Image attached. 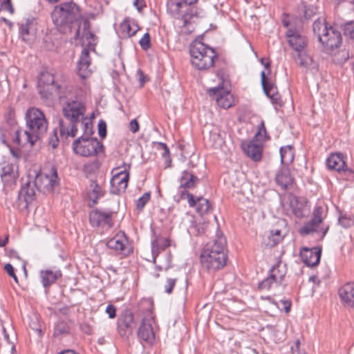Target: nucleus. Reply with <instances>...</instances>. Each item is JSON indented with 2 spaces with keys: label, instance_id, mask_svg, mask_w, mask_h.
Returning a JSON list of instances; mask_svg holds the SVG:
<instances>
[{
  "label": "nucleus",
  "instance_id": "35",
  "mask_svg": "<svg viewBox=\"0 0 354 354\" xmlns=\"http://www.w3.org/2000/svg\"><path fill=\"white\" fill-rule=\"evenodd\" d=\"M281 162L283 165H287L292 162L293 155L290 146L282 147L280 148Z\"/></svg>",
  "mask_w": 354,
  "mask_h": 354
},
{
  "label": "nucleus",
  "instance_id": "62",
  "mask_svg": "<svg viewBox=\"0 0 354 354\" xmlns=\"http://www.w3.org/2000/svg\"><path fill=\"white\" fill-rule=\"evenodd\" d=\"M58 354H79V353H76L73 350L68 349V350H65V351H61Z\"/></svg>",
  "mask_w": 354,
  "mask_h": 354
},
{
  "label": "nucleus",
  "instance_id": "30",
  "mask_svg": "<svg viewBox=\"0 0 354 354\" xmlns=\"http://www.w3.org/2000/svg\"><path fill=\"white\" fill-rule=\"evenodd\" d=\"M326 165L329 169L342 171L346 166L343 157L340 153H333L326 160Z\"/></svg>",
  "mask_w": 354,
  "mask_h": 354
},
{
  "label": "nucleus",
  "instance_id": "43",
  "mask_svg": "<svg viewBox=\"0 0 354 354\" xmlns=\"http://www.w3.org/2000/svg\"><path fill=\"white\" fill-rule=\"evenodd\" d=\"M150 197V192H146L141 197H140L136 201L137 209L139 211L142 210L145 205L149 202Z\"/></svg>",
  "mask_w": 354,
  "mask_h": 354
},
{
  "label": "nucleus",
  "instance_id": "54",
  "mask_svg": "<svg viewBox=\"0 0 354 354\" xmlns=\"http://www.w3.org/2000/svg\"><path fill=\"white\" fill-rule=\"evenodd\" d=\"M129 129L133 133L138 131L139 124L136 119L131 120V122H129Z\"/></svg>",
  "mask_w": 354,
  "mask_h": 354
},
{
  "label": "nucleus",
  "instance_id": "29",
  "mask_svg": "<svg viewBox=\"0 0 354 354\" xmlns=\"http://www.w3.org/2000/svg\"><path fill=\"white\" fill-rule=\"evenodd\" d=\"M275 181L282 189H286L292 184L293 178L288 169H283L276 174Z\"/></svg>",
  "mask_w": 354,
  "mask_h": 354
},
{
  "label": "nucleus",
  "instance_id": "28",
  "mask_svg": "<svg viewBox=\"0 0 354 354\" xmlns=\"http://www.w3.org/2000/svg\"><path fill=\"white\" fill-rule=\"evenodd\" d=\"M0 174L2 180L5 183H14L18 178L17 167L12 163L4 162Z\"/></svg>",
  "mask_w": 354,
  "mask_h": 354
},
{
  "label": "nucleus",
  "instance_id": "9",
  "mask_svg": "<svg viewBox=\"0 0 354 354\" xmlns=\"http://www.w3.org/2000/svg\"><path fill=\"white\" fill-rule=\"evenodd\" d=\"M74 152L81 156L89 157L97 155L103 150V145L97 138L80 136L73 145Z\"/></svg>",
  "mask_w": 354,
  "mask_h": 354
},
{
  "label": "nucleus",
  "instance_id": "44",
  "mask_svg": "<svg viewBox=\"0 0 354 354\" xmlns=\"http://www.w3.org/2000/svg\"><path fill=\"white\" fill-rule=\"evenodd\" d=\"M139 44L142 49L147 50L151 48V36L149 32H146L139 41Z\"/></svg>",
  "mask_w": 354,
  "mask_h": 354
},
{
  "label": "nucleus",
  "instance_id": "23",
  "mask_svg": "<svg viewBox=\"0 0 354 354\" xmlns=\"http://www.w3.org/2000/svg\"><path fill=\"white\" fill-rule=\"evenodd\" d=\"M90 64L91 58L89 56V50L84 48L77 64V73L82 79H86L91 75L92 71L89 68Z\"/></svg>",
  "mask_w": 354,
  "mask_h": 354
},
{
  "label": "nucleus",
  "instance_id": "47",
  "mask_svg": "<svg viewBox=\"0 0 354 354\" xmlns=\"http://www.w3.org/2000/svg\"><path fill=\"white\" fill-rule=\"evenodd\" d=\"M177 281L176 278H167L165 284V292L171 294Z\"/></svg>",
  "mask_w": 354,
  "mask_h": 354
},
{
  "label": "nucleus",
  "instance_id": "24",
  "mask_svg": "<svg viewBox=\"0 0 354 354\" xmlns=\"http://www.w3.org/2000/svg\"><path fill=\"white\" fill-rule=\"evenodd\" d=\"M90 22L88 19H84L82 24L80 27L77 28L75 35V39H79L80 37V30L81 28L83 29L82 31V37L84 39H85V41L86 42V45L90 48H94L95 45V35L90 30Z\"/></svg>",
  "mask_w": 354,
  "mask_h": 354
},
{
  "label": "nucleus",
  "instance_id": "13",
  "mask_svg": "<svg viewBox=\"0 0 354 354\" xmlns=\"http://www.w3.org/2000/svg\"><path fill=\"white\" fill-rule=\"evenodd\" d=\"M181 199H187L188 204L192 207H196L197 213L201 215L208 213L211 209V205L207 199L202 197H198L195 199L192 194L187 191H183L180 194Z\"/></svg>",
  "mask_w": 354,
  "mask_h": 354
},
{
  "label": "nucleus",
  "instance_id": "7",
  "mask_svg": "<svg viewBox=\"0 0 354 354\" xmlns=\"http://www.w3.org/2000/svg\"><path fill=\"white\" fill-rule=\"evenodd\" d=\"M53 24L57 27L70 25L81 17L79 7L73 2L63 3L55 6L51 13Z\"/></svg>",
  "mask_w": 354,
  "mask_h": 354
},
{
  "label": "nucleus",
  "instance_id": "16",
  "mask_svg": "<svg viewBox=\"0 0 354 354\" xmlns=\"http://www.w3.org/2000/svg\"><path fill=\"white\" fill-rule=\"evenodd\" d=\"M241 149L254 161H259L262 157V142L256 139L253 138L250 141H243L241 142Z\"/></svg>",
  "mask_w": 354,
  "mask_h": 354
},
{
  "label": "nucleus",
  "instance_id": "57",
  "mask_svg": "<svg viewBox=\"0 0 354 354\" xmlns=\"http://www.w3.org/2000/svg\"><path fill=\"white\" fill-rule=\"evenodd\" d=\"M137 73L138 75L139 82H140V85L142 86L147 82V77H146L145 75L144 74V73L140 69H139Z\"/></svg>",
  "mask_w": 354,
  "mask_h": 354
},
{
  "label": "nucleus",
  "instance_id": "33",
  "mask_svg": "<svg viewBox=\"0 0 354 354\" xmlns=\"http://www.w3.org/2000/svg\"><path fill=\"white\" fill-rule=\"evenodd\" d=\"M283 239L281 232L279 230H271L268 235V241L265 242L266 245L272 248L279 243Z\"/></svg>",
  "mask_w": 354,
  "mask_h": 354
},
{
  "label": "nucleus",
  "instance_id": "25",
  "mask_svg": "<svg viewBox=\"0 0 354 354\" xmlns=\"http://www.w3.org/2000/svg\"><path fill=\"white\" fill-rule=\"evenodd\" d=\"M328 229V225L323 224L322 226L320 227L319 223L310 219L300 228L299 233L301 235H308L313 232H321L322 236L320 239H323L327 234Z\"/></svg>",
  "mask_w": 354,
  "mask_h": 354
},
{
  "label": "nucleus",
  "instance_id": "14",
  "mask_svg": "<svg viewBox=\"0 0 354 354\" xmlns=\"http://www.w3.org/2000/svg\"><path fill=\"white\" fill-rule=\"evenodd\" d=\"M129 178V174L126 170L115 173L110 181L111 194L119 195L124 193L128 185Z\"/></svg>",
  "mask_w": 354,
  "mask_h": 354
},
{
  "label": "nucleus",
  "instance_id": "18",
  "mask_svg": "<svg viewBox=\"0 0 354 354\" xmlns=\"http://www.w3.org/2000/svg\"><path fill=\"white\" fill-rule=\"evenodd\" d=\"M89 222L93 227H108L113 225L111 213L93 209L89 214Z\"/></svg>",
  "mask_w": 354,
  "mask_h": 354
},
{
  "label": "nucleus",
  "instance_id": "5",
  "mask_svg": "<svg viewBox=\"0 0 354 354\" xmlns=\"http://www.w3.org/2000/svg\"><path fill=\"white\" fill-rule=\"evenodd\" d=\"M192 64L199 71L207 70L214 66L218 54L214 48L201 41H196L189 48Z\"/></svg>",
  "mask_w": 354,
  "mask_h": 354
},
{
  "label": "nucleus",
  "instance_id": "26",
  "mask_svg": "<svg viewBox=\"0 0 354 354\" xmlns=\"http://www.w3.org/2000/svg\"><path fill=\"white\" fill-rule=\"evenodd\" d=\"M179 192L194 188L196 184L199 183V178L192 172L185 170L182 172L180 178Z\"/></svg>",
  "mask_w": 354,
  "mask_h": 354
},
{
  "label": "nucleus",
  "instance_id": "55",
  "mask_svg": "<svg viewBox=\"0 0 354 354\" xmlns=\"http://www.w3.org/2000/svg\"><path fill=\"white\" fill-rule=\"evenodd\" d=\"M198 1V0H183L180 2H178L176 3V6L178 9L180 8L183 6H187L189 5H192L196 3Z\"/></svg>",
  "mask_w": 354,
  "mask_h": 354
},
{
  "label": "nucleus",
  "instance_id": "3",
  "mask_svg": "<svg viewBox=\"0 0 354 354\" xmlns=\"http://www.w3.org/2000/svg\"><path fill=\"white\" fill-rule=\"evenodd\" d=\"M62 111L64 117L69 120L70 123L66 126L62 119L59 120L60 135L65 138L68 136L75 138L77 132V124L80 120L84 118L86 106L79 100H68L66 101Z\"/></svg>",
  "mask_w": 354,
  "mask_h": 354
},
{
  "label": "nucleus",
  "instance_id": "20",
  "mask_svg": "<svg viewBox=\"0 0 354 354\" xmlns=\"http://www.w3.org/2000/svg\"><path fill=\"white\" fill-rule=\"evenodd\" d=\"M322 249L318 247L313 248H304L300 251V257L303 263L308 267L317 266L320 261Z\"/></svg>",
  "mask_w": 354,
  "mask_h": 354
},
{
  "label": "nucleus",
  "instance_id": "42",
  "mask_svg": "<svg viewBox=\"0 0 354 354\" xmlns=\"http://www.w3.org/2000/svg\"><path fill=\"white\" fill-rule=\"evenodd\" d=\"M279 279L281 277L274 275H269L266 279L262 281L259 284V288L261 290H269L272 286V284L275 283V280L274 279Z\"/></svg>",
  "mask_w": 354,
  "mask_h": 354
},
{
  "label": "nucleus",
  "instance_id": "56",
  "mask_svg": "<svg viewBox=\"0 0 354 354\" xmlns=\"http://www.w3.org/2000/svg\"><path fill=\"white\" fill-rule=\"evenodd\" d=\"M158 148L160 149H162L164 151L163 153H162V156L163 157L169 156V149L168 147L167 146V145L165 143L159 142L158 143Z\"/></svg>",
  "mask_w": 354,
  "mask_h": 354
},
{
  "label": "nucleus",
  "instance_id": "10",
  "mask_svg": "<svg viewBox=\"0 0 354 354\" xmlns=\"http://www.w3.org/2000/svg\"><path fill=\"white\" fill-rule=\"evenodd\" d=\"M322 32L319 33V41L323 44L325 50L330 53L339 47L342 44V37L339 31L332 26L328 27L326 24H322Z\"/></svg>",
  "mask_w": 354,
  "mask_h": 354
},
{
  "label": "nucleus",
  "instance_id": "36",
  "mask_svg": "<svg viewBox=\"0 0 354 354\" xmlns=\"http://www.w3.org/2000/svg\"><path fill=\"white\" fill-rule=\"evenodd\" d=\"M79 124H80L81 128L83 131L84 135L82 136L91 137L93 131L92 122L87 117L84 116V118L80 120Z\"/></svg>",
  "mask_w": 354,
  "mask_h": 354
},
{
  "label": "nucleus",
  "instance_id": "40",
  "mask_svg": "<svg viewBox=\"0 0 354 354\" xmlns=\"http://www.w3.org/2000/svg\"><path fill=\"white\" fill-rule=\"evenodd\" d=\"M292 212L295 216L299 218H303L305 216L304 207L302 205L297 204V199L295 198L290 203Z\"/></svg>",
  "mask_w": 354,
  "mask_h": 354
},
{
  "label": "nucleus",
  "instance_id": "4",
  "mask_svg": "<svg viewBox=\"0 0 354 354\" xmlns=\"http://www.w3.org/2000/svg\"><path fill=\"white\" fill-rule=\"evenodd\" d=\"M39 93L44 98H48L55 93L60 99L73 100L74 88L66 81L59 83L55 76L49 73H43L39 80Z\"/></svg>",
  "mask_w": 354,
  "mask_h": 354
},
{
  "label": "nucleus",
  "instance_id": "45",
  "mask_svg": "<svg viewBox=\"0 0 354 354\" xmlns=\"http://www.w3.org/2000/svg\"><path fill=\"white\" fill-rule=\"evenodd\" d=\"M68 333V326L64 322H60L57 323L55 328L54 335H59L62 334H66Z\"/></svg>",
  "mask_w": 354,
  "mask_h": 354
},
{
  "label": "nucleus",
  "instance_id": "41",
  "mask_svg": "<svg viewBox=\"0 0 354 354\" xmlns=\"http://www.w3.org/2000/svg\"><path fill=\"white\" fill-rule=\"evenodd\" d=\"M31 24L32 21L30 19H27L25 24L20 25L19 35L24 41H27L28 39L27 37L30 35V26Z\"/></svg>",
  "mask_w": 354,
  "mask_h": 354
},
{
  "label": "nucleus",
  "instance_id": "60",
  "mask_svg": "<svg viewBox=\"0 0 354 354\" xmlns=\"http://www.w3.org/2000/svg\"><path fill=\"white\" fill-rule=\"evenodd\" d=\"M283 308H284L285 311L286 313H288L290 310V306H291L290 302L288 301H283Z\"/></svg>",
  "mask_w": 354,
  "mask_h": 354
},
{
  "label": "nucleus",
  "instance_id": "48",
  "mask_svg": "<svg viewBox=\"0 0 354 354\" xmlns=\"http://www.w3.org/2000/svg\"><path fill=\"white\" fill-rule=\"evenodd\" d=\"M59 138L56 129H54L48 138V145L55 149L58 146Z\"/></svg>",
  "mask_w": 354,
  "mask_h": 354
},
{
  "label": "nucleus",
  "instance_id": "53",
  "mask_svg": "<svg viewBox=\"0 0 354 354\" xmlns=\"http://www.w3.org/2000/svg\"><path fill=\"white\" fill-rule=\"evenodd\" d=\"M98 133L101 138H104L106 135V125L102 120L98 124Z\"/></svg>",
  "mask_w": 354,
  "mask_h": 354
},
{
  "label": "nucleus",
  "instance_id": "12",
  "mask_svg": "<svg viewBox=\"0 0 354 354\" xmlns=\"http://www.w3.org/2000/svg\"><path fill=\"white\" fill-rule=\"evenodd\" d=\"M58 184L59 178L57 169L55 167H51L49 172L45 175L37 174L35 178V185L38 189L44 187L47 190H53Z\"/></svg>",
  "mask_w": 354,
  "mask_h": 354
},
{
  "label": "nucleus",
  "instance_id": "39",
  "mask_svg": "<svg viewBox=\"0 0 354 354\" xmlns=\"http://www.w3.org/2000/svg\"><path fill=\"white\" fill-rule=\"evenodd\" d=\"M274 274L276 277L277 276L281 277V278H279V279H277V278L274 279V280H275V283L277 285H280L284 279L286 272L283 270L280 269L279 265H277V266H273L270 271V275H274Z\"/></svg>",
  "mask_w": 354,
  "mask_h": 354
},
{
  "label": "nucleus",
  "instance_id": "8",
  "mask_svg": "<svg viewBox=\"0 0 354 354\" xmlns=\"http://www.w3.org/2000/svg\"><path fill=\"white\" fill-rule=\"evenodd\" d=\"M139 310H143L145 316L138 330V337L145 342L152 344L155 339V333L152 327L154 317L151 304L148 301H142L139 306Z\"/></svg>",
  "mask_w": 354,
  "mask_h": 354
},
{
  "label": "nucleus",
  "instance_id": "19",
  "mask_svg": "<svg viewBox=\"0 0 354 354\" xmlns=\"http://www.w3.org/2000/svg\"><path fill=\"white\" fill-rule=\"evenodd\" d=\"M210 97H213L220 107L228 109L232 106V95L223 87H214L208 90Z\"/></svg>",
  "mask_w": 354,
  "mask_h": 354
},
{
  "label": "nucleus",
  "instance_id": "38",
  "mask_svg": "<svg viewBox=\"0 0 354 354\" xmlns=\"http://www.w3.org/2000/svg\"><path fill=\"white\" fill-rule=\"evenodd\" d=\"M297 63L300 66L304 68H309L313 63V59L306 53H301V52H297Z\"/></svg>",
  "mask_w": 354,
  "mask_h": 354
},
{
  "label": "nucleus",
  "instance_id": "64",
  "mask_svg": "<svg viewBox=\"0 0 354 354\" xmlns=\"http://www.w3.org/2000/svg\"><path fill=\"white\" fill-rule=\"evenodd\" d=\"M8 241V236H7L4 240L0 241V247H4Z\"/></svg>",
  "mask_w": 354,
  "mask_h": 354
},
{
  "label": "nucleus",
  "instance_id": "63",
  "mask_svg": "<svg viewBox=\"0 0 354 354\" xmlns=\"http://www.w3.org/2000/svg\"><path fill=\"white\" fill-rule=\"evenodd\" d=\"M342 59L344 62H346V60H348V58H349L348 53L347 51L344 50V51L342 52Z\"/></svg>",
  "mask_w": 354,
  "mask_h": 354
},
{
  "label": "nucleus",
  "instance_id": "58",
  "mask_svg": "<svg viewBox=\"0 0 354 354\" xmlns=\"http://www.w3.org/2000/svg\"><path fill=\"white\" fill-rule=\"evenodd\" d=\"M3 5L5 9L7 10L8 12H10L11 14H12L14 12V8L11 3V0L9 1H7V0H4Z\"/></svg>",
  "mask_w": 354,
  "mask_h": 354
},
{
  "label": "nucleus",
  "instance_id": "21",
  "mask_svg": "<svg viewBox=\"0 0 354 354\" xmlns=\"http://www.w3.org/2000/svg\"><path fill=\"white\" fill-rule=\"evenodd\" d=\"M39 276L43 287L48 289L62 277V273L59 269H45L39 271Z\"/></svg>",
  "mask_w": 354,
  "mask_h": 354
},
{
  "label": "nucleus",
  "instance_id": "34",
  "mask_svg": "<svg viewBox=\"0 0 354 354\" xmlns=\"http://www.w3.org/2000/svg\"><path fill=\"white\" fill-rule=\"evenodd\" d=\"M326 216V209L320 205H316L313 209L311 219L320 225L321 223H323V221Z\"/></svg>",
  "mask_w": 354,
  "mask_h": 354
},
{
  "label": "nucleus",
  "instance_id": "46",
  "mask_svg": "<svg viewBox=\"0 0 354 354\" xmlns=\"http://www.w3.org/2000/svg\"><path fill=\"white\" fill-rule=\"evenodd\" d=\"M338 221L339 223L344 228L350 227L354 223V220L346 214L340 216Z\"/></svg>",
  "mask_w": 354,
  "mask_h": 354
},
{
  "label": "nucleus",
  "instance_id": "1",
  "mask_svg": "<svg viewBox=\"0 0 354 354\" xmlns=\"http://www.w3.org/2000/svg\"><path fill=\"white\" fill-rule=\"evenodd\" d=\"M26 129L15 132V142L21 145L30 143L31 146L46 133L48 121L44 113L37 108H30L26 114Z\"/></svg>",
  "mask_w": 354,
  "mask_h": 354
},
{
  "label": "nucleus",
  "instance_id": "15",
  "mask_svg": "<svg viewBox=\"0 0 354 354\" xmlns=\"http://www.w3.org/2000/svg\"><path fill=\"white\" fill-rule=\"evenodd\" d=\"M35 182L32 183L30 180H28L21 186L18 195V201L19 205L23 208H28L29 204L34 201L35 196Z\"/></svg>",
  "mask_w": 354,
  "mask_h": 354
},
{
  "label": "nucleus",
  "instance_id": "51",
  "mask_svg": "<svg viewBox=\"0 0 354 354\" xmlns=\"http://www.w3.org/2000/svg\"><path fill=\"white\" fill-rule=\"evenodd\" d=\"M344 34L352 36L354 34V21H349L344 25Z\"/></svg>",
  "mask_w": 354,
  "mask_h": 354
},
{
  "label": "nucleus",
  "instance_id": "50",
  "mask_svg": "<svg viewBox=\"0 0 354 354\" xmlns=\"http://www.w3.org/2000/svg\"><path fill=\"white\" fill-rule=\"evenodd\" d=\"M4 270L10 277L13 278L16 283H18V278L15 273L13 266L10 263H6L4 266Z\"/></svg>",
  "mask_w": 354,
  "mask_h": 354
},
{
  "label": "nucleus",
  "instance_id": "17",
  "mask_svg": "<svg viewBox=\"0 0 354 354\" xmlns=\"http://www.w3.org/2000/svg\"><path fill=\"white\" fill-rule=\"evenodd\" d=\"M127 245L128 240L124 232L117 234L106 243V245L109 248L115 251L118 254L124 255H128L131 252Z\"/></svg>",
  "mask_w": 354,
  "mask_h": 354
},
{
  "label": "nucleus",
  "instance_id": "37",
  "mask_svg": "<svg viewBox=\"0 0 354 354\" xmlns=\"http://www.w3.org/2000/svg\"><path fill=\"white\" fill-rule=\"evenodd\" d=\"M268 138L269 136H268L267 133L265 122L263 120H261L258 126V130L254 135V139H256L257 140L263 142Z\"/></svg>",
  "mask_w": 354,
  "mask_h": 354
},
{
  "label": "nucleus",
  "instance_id": "11",
  "mask_svg": "<svg viewBox=\"0 0 354 354\" xmlns=\"http://www.w3.org/2000/svg\"><path fill=\"white\" fill-rule=\"evenodd\" d=\"M117 325L118 333L121 336H129L132 334L136 324L133 314L130 309L127 308L122 312L118 319Z\"/></svg>",
  "mask_w": 354,
  "mask_h": 354
},
{
  "label": "nucleus",
  "instance_id": "52",
  "mask_svg": "<svg viewBox=\"0 0 354 354\" xmlns=\"http://www.w3.org/2000/svg\"><path fill=\"white\" fill-rule=\"evenodd\" d=\"M105 312L108 314L110 319H113L116 317V308L112 304L106 306Z\"/></svg>",
  "mask_w": 354,
  "mask_h": 354
},
{
  "label": "nucleus",
  "instance_id": "32",
  "mask_svg": "<svg viewBox=\"0 0 354 354\" xmlns=\"http://www.w3.org/2000/svg\"><path fill=\"white\" fill-rule=\"evenodd\" d=\"M121 29L128 37H132L136 35L139 30V27L135 21L125 19L121 24Z\"/></svg>",
  "mask_w": 354,
  "mask_h": 354
},
{
  "label": "nucleus",
  "instance_id": "59",
  "mask_svg": "<svg viewBox=\"0 0 354 354\" xmlns=\"http://www.w3.org/2000/svg\"><path fill=\"white\" fill-rule=\"evenodd\" d=\"M133 5L137 8L138 10H140L144 6L143 0H135Z\"/></svg>",
  "mask_w": 354,
  "mask_h": 354
},
{
  "label": "nucleus",
  "instance_id": "61",
  "mask_svg": "<svg viewBox=\"0 0 354 354\" xmlns=\"http://www.w3.org/2000/svg\"><path fill=\"white\" fill-rule=\"evenodd\" d=\"M10 153L12 155L13 157L15 158H19L20 156V154H19V152L17 150H15L14 149L12 148H10Z\"/></svg>",
  "mask_w": 354,
  "mask_h": 354
},
{
  "label": "nucleus",
  "instance_id": "2",
  "mask_svg": "<svg viewBox=\"0 0 354 354\" xmlns=\"http://www.w3.org/2000/svg\"><path fill=\"white\" fill-rule=\"evenodd\" d=\"M225 245V239L222 236H218L205 245L200 255V260L203 268L208 272H215L226 265Z\"/></svg>",
  "mask_w": 354,
  "mask_h": 354
},
{
  "label": "nucleus",
  "instance_id": "31",
  "mask_svg": "<svg viewBox=\"0 0 354 354\" xmlns=\"http://www.w3.org/2000/svg\"><path fill=\"white\" fill-rule=\"evenodd\" d=\"M261 85L265 93L272 98H274V94L277 93V87L270 80L266 77V73L262 71L261 73Z\"/></svg>",
  "mask_w": 354,
  "mask_h": 354
},
{
  "label": "nucleus",
  "instance_id": "49",
  "mask_svg": "<svg viewBox=\"0 0 354 354\" xmlns=\"http://www.w3.org/2000/svg\"><path fill=\"white\" fill-rule=\"evenodd\" d=\"M91 187H92V192L95 194L96 198H99L104 195L102 187L96 183L95 181H91Z\"/></svg>",
  "mask_w": 354,
  "mask_h": 354
},
{
  "label": "nucleus",
  "instance_id": "27",
  "mask_svg": "<svg viewBox=\"0 0 354 354\" xmlns=\"http://www.w3.org/2000/svg\"><path fill=\"white\" fill-rule=\"evenodd\" d=\"M338 294L343 303L354 307V282L344 284L339 289Z\"/></svg>",
  "mask_w": 354,
  "mask_h": 354
},
{
  "label": "nucleus",
  "instance_id": "6",
  "mask_svg": "<svg viewBox=\"0 0 354 354\" xmlns=\"http://www.w3.org/2000/svg\"><path fill=\"white\" fill-rule=\"evenodd\" d=\"M152 232L151 246L153 263L156 265V269L158 271H167L171 268L172 255L170 252H167L165 256L164 262L158 263L159 254L165 251L170 245V240L168 238L162 236L160 234H157L153 227H151Z\"/></svg>",
  "mask_w": 354,
  "mask_h": 354
},
{
  "label": "nucleus",
  "instance_id": "22",
  "mask_svg": "<svg viewBox=\"0 0 354 354\" xmlns=\"http://www.w3.org/2000/svg\"><path fill=\"white\" fill-rule=\"evenodd\" d=\"M289 45L297 52H301L306 46V39L297 31L288 29L286 33Z\"/></svg>",
  "mask_w": 354,
  "mask_h": 354
}]
</instances>
